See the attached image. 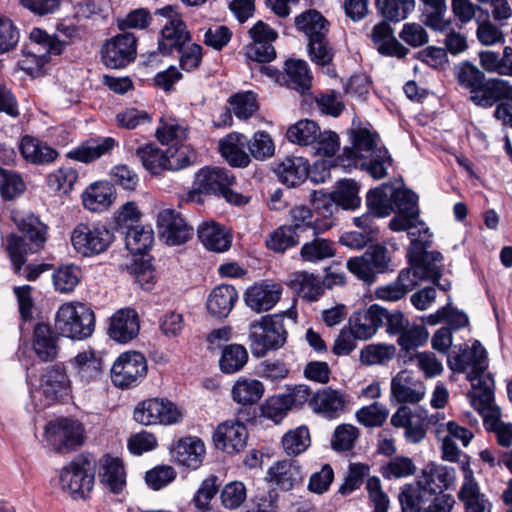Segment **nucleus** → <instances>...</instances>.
<instances>
[{
	"mask_svg": "<svg viewBox=\"0 0 512 512\" xmlns=\"http://www.w3.org/2000/svg\"><path fill=\"white\" fill-rule=\"evenodd\" d=\"M366 202L377 217L395 212L389 228L394 232L406 231L414 249H421L429 242V228L419 218L418 197L413 191L383 184L368 192Z\"/></svg>",
	"mask_w": 512,
	"mask_h": 512,
	"instance_id": "nucleus-1",
	"label": "nucleus"
},
{
	"mask_svg": "<svg viewBox=\"0 0 512 512\" xmlns=\"http://www.w3.org/2000/svg\"><path fill=\"white\" fill-rule=\"evenodd\" d=\"M12 221L29 239V243L21 236L10 234L6 238L7 251L14 266L15 273L20 274L28 254L43 249L47 240L48 227L32 212H12Z\"/></svg>",
	"mask_w": 512,
	"mask_h": 512,
	"instance_id": "nucleus-2",
	"label": "nucleus"
},
{
	"mask_svg": "<svg viewBox=\"0 0 512 512\" xmlns=\"http://www.w3.org/2000/svg\"><path fill=\"white\" fill-rule=\"evenodd\" d=\"M285 317L294 323L296 312L287 311L274 316L266 315L250 324L249 339L254 356L263 357L269 350L278 349L285 343L287 335L283 323Z\"/></svg>",
	"mask_w": 512,
	"mask_h": 512,
	"instance_id": "nucleus-3",
	"label": "nucleus"
},
{
	"mask_svg": "<svg viewBox=\"0 0 512 512\" xmlns=\"http://www.w3.org/2000/svg\"><path fill=\"white\" fill-rule=\"evenodd\" d=\"M94 463L85 455L76 456L59 474L61 489L72 499H85L94 486Z\"/></svg>",
	"mask_w": 512,
	"mask_h": 512,
	"instance_id": "nucleus-4",
	"label": "nucleus"
},
{
	"mask_svg": "<svg viewBox=\"0 0 512 512\" xmlns=\"http://www.w3.org/2000/svg\"><path fill=\"white\" fill-rule=\"evenodd\" d=\"M154 16L158 19L161 36L158 40V50L162 55H170L181 51L190 42L191 36L181 15L173 6L157 9Z\"/></svg>",
	"mask_w": 512,
	"mask_h": 512,
	"instance_id": "nucleus-5",
	"label": "nucleus"
},
{
	"mask_svg": "<svg viewBox=\"0 0 512 512\" xmlns=\"http://www.w3.org/2000/svg\"><path fill=\"white\" fill-rule=\"evenodd\" d=\"M94 313L84 304L65 303L57 311L55 328L65 337L83 339L94 330Z\"/></svg>",
	"mask_w": 512,
	"mask_h": 512,
	"instance_id": "nucleus-6",
	"label": "nucleus"
},
{
	"mask_svg": "<svg viewBox=\"0 0 512 512\" xmlns=\"http://www.w3.org/2000/svg\"><path fill=\"white\" fill-rule=\"evenodd\" d=\"M113 241V232L100 222L79 223L71 233V243L74 249L83 256L103 253Z\"/></svg>",
	"mask_w": 512,
	"mask_h": 512,
	"instance_id": "nucleus-7",
	"label": "nucleus"
},
{
	"mask_svg": "<svg viewBox=\"0 0 512 512\" xmlns=\"http://www.w3.org/2000/svg\"><path fill=\"white\" fill-rule=\"evenodd\" d=\"M387 249L382 245H373L361 256L348 259L347 269L358 279L367 284L375 282L376 276L384 273L389 266L390 259Z\"/></svg>",
	"mask_w": 512,
	"mask_h": 512,
	"instance_id": "nucleus-8",
	"label": "nucleus"
},
{
	"mask_svg": "<svg viewBox=\"0 0 512 512\" xmlns=\"http://www.w3.org/2000/svg\"><path fill=\"white\" fill-rule=\"evenodd\" d=\"M147 374V362L139 352L122 353L111 368V379L122 389L137 385Z\"/></svg>",
	"mask_w": 512,
	"mask_h": 512,
	"instance_id": "nucleus-9",
	"label": "nucleus"
},
{
	"mask_svg": "<svg viewBox=\"0 0 512 512\" xmlns=\"http://www.w3.org/2000/svg\"><path fill=\"white\" fill-rule=\"evenodd\" d=\"M136 56V37L124 32L106 41L102 47L104 64L112 69L123 68L132 62Z\"/></svg>",
	"mask_w": 512,
	"mask_h": 512,
	"instance_id": "nucleus-10",
	"label": "nucleus"
},
{
	"mask_svg": "<svg viewBox=\"0 0 512 512\" xmlns=\"http://www.w3.org/2000/svg\"><path fill=\"white\" fill-rule=\"evenodd\" d=\"M83 427L79 421L58 419L45 427L47 439L56 446L58 452L75 449L83 442Z\"/></svg>",
	"mask_w": 512,
	"mask_h": 512,
	"instance_id": "nucleus-11",
	"label": "nucleus"
},
{
	"mask_svg": "<svg viewBox=\"0 0 512 512\" xmlns=\"http://www.w3.org/2000/svg\"><path fill=\"white\" fill-rule=\"evenodd\" d=\"M157 229L160 237L168 245H181L192 236V228L179 212L172 208H163L157 215Z\"/></svg>",
	"mask_w": 512,
	"mask_h": 512,
	"instance_id": "nucleus-12",
	"label": "nucleus"
},
{
	"mask_svg": "<svg viewBox=\"0 0 512 512\" xmlns=\"http://www.w3.org/2000/svg\"><path fill=\"white\" fill-rule=\"evenodd\" d=\"M386 308L373 304L366 309L352 314L349 319V329L354 338L368 340L372 338L384 324Z\"/></svg>",
	"mask_w": 512,
	"mask_h": 512,
	"instance_id": "nucleus-13",
	"label": "nucleus"
},
{
	"mask_svg": "<svg viewBox=\"0 0 512 512\" xmlns=\"http://www.w3.org/2000/svg\"><path fill=\"white\" fill-rule=\"evenodd\" d=\"M431 234L429 233V242L421 249H414L413 243L410 244L411 252L417 254L419 257L412 262L411 278L416 281L427 280L437 283L442 275L443 256L436 251L426 252L425 249L431 243Z\"/></svg>",
	"mask_w": 512,
	"mask_h": 512,
	"instance_id": "nucleus-14",
	"label": "nucleus"
},
{
	"mask_svg": "<svg viewBox=\"0 0 512 512\" xmlns=\"http://www.w3.org/2000/svg\"><path fill=\"white\" fill-rule=\"evenodd\" d=\"M39 392L43 395V406H49L70 393V380L61 365L45 369L40 379Z\"/></svg>",
	"mask_w": 512,
	"mask_h": 512,
	"instance_id": "nucleus-15",
	"label": "nucleus"
},
{
	"mask_svg": "<svg viewBox=\"0 0 512 512\" xmlns=\"http://www.w3.org/2000/svg\"><path fill=\"white\" fill-rule=\"evenodd\" d=\"M448 366L454 372H468V378L476 380L486 369V350L479 341H475L471 348L450 356Z\"/></svg>",
	"mask_w": 512,
	"mask_h": 512,
	"instance_id": "nucleus-16",
	"label": "nucleus"
},
{
	"mask_svg": "<svg viewBox=\"0 0 512 512\" xmlns=\"http://www.w3.org/2000/svg\"><path fill=\"white\" fill-rule=\"evenodd\" d=\"M248 432L245 425L236 420L221 423L213 434L215 446L228 453H239L246 447Z\"/></svg>",
	"mask_w": 512,
	"mask_h": 512,
	"instance_id": "nucleus-17",
	"label": "nucleus"
},
{
	"mask_svg": "<svg viewBox=\"0 0 512 512\" xmlns=\"http://www.w3.org/2000/svg\"><path fill=\"white\" fill-rule=\"evenodd\" d=\"M426 393L425 385L407 370L400 371L391 381V397L399 403L416 404Z\"/></svg>",
	"mask_w": 512,
	"mask_h": 512,
	"instance_id": "nucleus-18",
	"label": "nucleus"
},
{
	"mask_svg": "<svg viewBox=\"0 0 512 512\" xmlns=\"http://www.w3.org/2000/svg\"><path fill=\"white\" fill-rule=\"evenodd\" d=\"M98 477L101 485L114 494L123 491L126 486V471L123 461L109 454L98 460Z\"/></svg>",
	"mask_w": 512,
	"mask_h": 512,
	"instance_id": "nucleus-19",
	"label": "nucleus"
},
{
	"mask_svg": "<svg viewBox=\"0 0 512 512\" xmlns=\"http://www.w3.org/2000/svg\"><path fill=\"white\" fill-rule=\"evenodd\" d=\"M282 286L278 283L262 282L248 288L244 294L246 305L256 313L272 309L280 300Z\"/></svg>",
	"mask_w": 512,
	"mask_h": 512,
	"instance_id": "nucleus-20",
	"label": "nucleus"
},
{
	"mask_svg": "<svg viewBox=\"0 0 512 512\" xmlns=\"http://www.w3.org/2000/svg\"><path fill=\"white\" fill-rule=\"evenodd\" d=\"M140 329L139 316L132 308H122L111 317L109 336L119 342L127 343L137 337Z\"/></svg>",
	"mask_w": 512,
	"mask_h": 512,
	"instance_id": "nucleus-21",
	"label": "nucleus"
},
{
	"mask_svg": "<svg viewBox=\"0 0 512 512\" xmlns=\"http://www.w3.org/2000/svg\"><path fill=\"white\" fill-rule=\"evenodd\" d=\"M455 478L454 468L429 463L421 471L417 481L439 496L443 490L450 488L454 484Z\"/></svg>",
	"mask_w": 512,
	"mask_h": 512,
	"instance_id": "nucleus-22",
	"label": "nucleus"
},
{
	"mask_svg": "<svg viewBox=\"0 0 512 512\" xmlns=\"http://www.w3.org/2000/svg\"><path fill=\"white\" fill-rule=\"evenodd\" d=\"M265 479L279 489L289 491L302 482L303 475L296 462L283 460L268 469Z\"/></svg>",
	"mask_w": 512,
	"mask_h": 512,
	"instance_id": "nucleus-23",
	"label": "nucleus"
},
{
	"mask_svg": "<svg viewBox=\"0 0 512 512\" xmlns=\"http://www.w3.org/2000/svg\"><path fill=\"white\" fill-rule=\"evenodd\" d=\"M274 172L287 187L302 184L309 174V162L303 157L288 156L276 164Z\"/></svg>",
	"mask_w": 512,
	"mask_h": 512,
	"instance_id": "nucleus-24",
	"label": "nucleus"
},
{
	"mask_svg": "<svg viewBox=\"0 0 512 512\" xmlns=\"http://www.w3.org/2000/svg\"><path fill=\"white\" fill-rule=\"evenodd\" d=\"M234 181L235 178L224 168L205 167L196 174L194 185L199 187L200 191H203L206 195H218L227 186H231Z\"/></svg>",
	"mask_w": 512,
	"mask_h": 512,
	"instance_id": "nucleus-25",
	"label": "nucleus"
},
{
	"mask_svg": "<svg viewBox=\"0 0 512 512\" xmlns=\"http://www.w3.org/2000/svg\"><path fill=\"white\" fill-rule=\"evenodd\" d=\"M371 39L382 55L403 58L408 53V49L395 38L391 26L384 21L373 27Z\"/></svg>",
	"mask_w": 512,
	"mask_h": 512,
	"instance_id": "nucleus-26",
	"label": "nucleus"
},
{
	"mask_svg": "<svg viewBox=\"0 0 512 512\" xmlns=\"http://www.w3.org/2000/svg\"><path fill=\"white\" fill-rule=\"evenodd\" d=\"M32 347L41 361H53L59 351L58 336L48 324L39 323L33 331Z\"/></svg>",
	"mask_w": 512,
	"mask_h": 512,
	"instance_id": "nucleus-27",
	"label": "nucleus"
},
{
	"mask_svg": "<svg viewBox=\"0 0 512 512\" xmlns=\"http://www.w3.org/2000/svg\"><path fill=\"white\" fill-rule=\"evenodd\" d=\"M346 403L347 400L343 393L332 388H324L312 395L309 406L316 413L335 417L344 410Z\"/></svg>",
	"mask_w": 512,
	"mask_h": 512,
	"instance_id": "nucleus-28",
	"label": "nucleus"
},
{
	"mask_svg": "<svg viewBox=\"0 0 512 512\" xmlns=\"http://www.w3.org/2000/svg\"><path fill=\"white\" fill-rule=\"evenodd\" d=\"M247 138L240 133H230L219 141L221 156L233 167L244 168L250 163V157L245 152Z\"/></svg>",
	"mask_w": 512,
	"mask_h": 512,
	"instance_id": "nucleus-29",
	"label": "nucleus"
},
{
	"mask_svg": "<svg viewBox=\"0 0 512 512\" xmlns=\"http://www.w3.org/2000/svg\"><path fill=\"white\" fill-rule=\"evenodd\" d=\"M511 86L508 82L499 79H484L479 87L472 92L470 99L481 107H491L503 97L509 96Z\"/></svg>",
	"mask_w": 512,
	"mask_h": 512,
	"instance_id": "nucleus-30",
	"label": "nucleus"
},
{
	"mask_svg": "<svg viewBox=\"0 0 512 512\" xmlns=\"http://www.w3.org/2000/svg\"><path fill=\"white\" fill-rule=\"evenodd\" d=\"M377 135L372 134L367 129H359L354 133L352 147H345L343 156L346 158L347 165H355L372 154L380 147L377 145Z\"/></svg>",
	"mask_w": 512,
	"mask_h": 512,
	"instance_id": "nucleus-31",
	"label": "nucleus"
},
{
	"mask_svg": "<svg viewBox=\"0 0 512 512\" xmlns=\"http://www.w3.org/2000/svg\"><path fill=\"white\" fill-rule=\"evenodd\" d=\"M205 455L204 443L197 437H187L178 441L174 458L179 465L197 469Z\"/></svg>",
	"mask_w": 512,
	"mask_h": 512,
	"instance_id": "nucleus-32",
	"label": "nucleus"
},
{
	"mask_svg": "<svg viewBox=\"0 0 512 512\" xmlns=\"http://www.w3.org/2000/svg\"><path fill=\"white\" fill-rule=\"evenodd\" d=\"M437 497L432 491L421 485H405L399 494V501L403 512H422Z\"/></svg>",
	"mask_w": 512,
	"mask_h": 512,
	"instance_id": "nucleus-33",
	"label": "nucleus"
},
{
	"mask_svg": "<svg viewBox=\"0 0 512 512\" xmlns=\"http://www.w3.org/2000/svg\"><path fill=\"white\" fill-rule=\"evenodd\" d=\"M237 299L236 289L231 285L222 284L211 291L207 299V309L211 315L224 318L231 312Z\"/></svg>",
	"mask_w": 512,
	"mask_h": 512,
	"instance_id": "nucleus-34",
	"label": "nucleus"
},
{
	"mask_svg": "<svg viewBox=\"0 0 512 512\" xmlns=\"http://www.w3.org/2000/svg\"><path fill=\"white\" fill-rule=\"evenodd\" d=\"M416 285L417 281L411 278V270L403 269L394 282L377 287L374 294L379 300L396 302L403 299Z\"/></svg>",
	"mask_w": 512,
	"mask_h": 512,
	"instance_id": "nucleus-35",
	"label": "nucleus"
},
{
	"mask_svg": "<svg viewBox=\"0 0 512 512\" xmlns=\"http://www.w3.org/2000/svg\"><path fill=\"white\" fill-rule=\"evenodd\" d=\"M458 497L464 503L465 512H490V503L480 493L478 484L472 473L466 472L463 484L458 492Z\"/></svg>",
	"mask_w": 512,
	"mask_h": 512,
	"instance_id": "nucleus-36",
	"label": "nucleus"
},
{
	"mask_svg": "<svg viewBox=\"0 0 512 512\" xmlns=\"http://www.w3.org/2000/svg\"><path fill=\"white\" fill-rule=\"evenodd\" d=\"M312 76L308 64L303 60H288L282 75V83L300 93L311 87Z\"/></svg>",
	"mask_w": 512,
	"mask_h": 512,
	"instance_id": "nucleus-37",
	"label": "nucleus"
},
{
	"mask_svg": "<svg viewBox=\"0 0 512 512\" xmlns=\"http://www.w3.org/2000/svg\"><path fill=\"white\" fill-rule=\"evenodd\" d=\"M288 285L298 295L309 301H316L323 294L320 278L306 271L291 273L288 277Z\"/></svg>",
	"mask_w": 512,
	"mask_h": 512,
	"instance_id": "nucleus-38",
	"label": "nucleus"
},
{
	"mask_svg": "<svg viewBox=\"0 0 512 512\" xmlns=\"http://www.w3.org/2000/svg\"><path fill=\"white\" fill-rule=\"evenodd\" d=\"M198 238L207 249L214 252L226 251L231 245V237L228 232L215 222L200 225Z\"/></svg>",
	"mask_w": 512,
	"mask_h": 512,
	"instance_id": "nucleus-39",
	"label": "nucleus"
},
{
	"mask_svg": "<svg viewBox=\"0 0 512 512\" xmlns=\"http://www.w3.org/2000/svg\"><path fill=\"white\" fill-rule=\"evenodd\" d=\"M113 186L108 182L91 184L83 193L82 201L85 208L92 212L106 210L112 203Z\"/></svg>",
	"mask_w": 512,
	"mask_h": 512,
	"instance_id": "nucleus-40",
	"label": "nucleus"
},
{
	"mask_svg": "<svg viewBox=\"0 0 512 512\" xmlns=\"http://www.w3.org/2000/svg\"><path fill=\"white\" fill-rule=\"evenodd\" d=\"M22 156L34 164H46L54 161L58 153L53 148L31 136H24L20 143Z\"/></svg>",
	"mask_w": 512,
	"mask_h": 512,
	"instance_id": "nucleus-41",
	"label": "nucleus"
},
{
	"mask_svg": "<svg viewBox=\"0 0 512 512\" xmlns=\"http://www.w3.org/2000/svg\"><path fill=\"white\" fill-rule=\"evenodd\" d=\"M296 27L305 33L308 41L326 36L329 28L327 20L316 10H308L295 18Z\"/></svg>",
	"mask_w": 512,
	"mask_h": 512,
	"instance_id": "nucleus-42",
	"label": "nucleus"
},
{
	"mask_svg": "<svg viewBox=\"0 0 512 512\" xmlns=\"http://www.w3.org/2000/svg\"><path fill=\"white\" fill-rule=\"evenodd\" d=\"M116 145L111 137L93 139L70 152V156L80 162H92L110 152Z\"/></svg>",
	"mask_w": 512,
	"mask_h": 512,
	"instance_id": "nucleus-43",
	"label": "nucleus"
},
{
	"mask_svg": "<svg viewBox=\"0 0 512 512\" xmlns=\"http://www.w3.org/2000/svg\"><path fill=\"white\" fill-rule=\"evenodd\" d=\"M480 64L484 70L500 75L512 76V48L505 47L503 55L486 50L479 53Z\"/></svg>",
	"mask_w": 512,
	"mask_h": 512,
	"instance_id": "nucleus-44",
	"label": "nucleus"
},
{
	"mask_svg": "<svg viewBox=\"0 0 512 512\" xmlns=\"http://www.w3.org/2000/svg\"><path fill=\"white\" fill-rule=\"evenodd\" d=\"M136 155L140 159L143 167L154 175L167 170L168 155L158 148L154 143H147L137 148Z\"/></svg>",
	"mask_w": 512,
	"mask_h": 512,
	"instance_id": "nucleus-45",
	"label": "nucleus"
},
{
	"mask_svg": "<svg viewBox=\"0 0 512 512\" xmlns=\"http://www.w3.org/2000/svg\"><path fill=\"white\" fill-rule=\"evenodd\" d=\"M286 136L289 142L300 146L314 145L320 136V127L312 120L302 119L288 128Z\"/></svg>",
	"mask_w": 512,
	"mask_h": 512,
	"instance_id": "nucleus-46",
	"label": "nucleus"
},
{
	"mask_svg": "<svg viewBox=\"0 0 512 512\" xmlns=\"http://www.w3.org/2000/svg\"><path fill=\"white\" fill-rule=\"evenodd\" d=\"M264 393L263 384L256 379L240 378L232 388V398L242 405L258 402Z\"/></svg>",
	"mask_w": 512,
	"mask_h": 512,
	"instance_id": "nucleus-47",
	"label": "nucleus"
},
{
	"mask_svg": "<svg viewBox=\"0 0 512 512\" xmlns=\"http://www.w3.org/2000/svg\"><path fill=\"white\" fill-rule=\"evenodd\" d=\"M392 158L385 147L376 149L372 154L361 160L358 165L368 172L374 179H382L388 175L392 166Z\"/></svg>",
	"mask_w": 512,
	"mask_h": 512,
	"instance_id": "nucleus-48",
	"label": "nucleus"
},
{
	"mask_svg": "<svg viewBox=\"0 0 512 512\" xmlns=\"http://www.w3.org/2000/svg\"><path fill=\"white\" fill-rule=\"evenodd\" d=\"M335 252L332 241L315 237L313 240L304 243L300 249V257L305 262L316 263L333 257Z\"/></svg>",
	"mask_w": 512,
	"mask_h": 512,
	"instance_id": "nucleus-49",
	"label": "nucleus"
},
{
	"mask_svg": "<svg viewBox=\"0 0 512 512\" xmlns=\"http://www.w3.org/2000/svg\"><path fill=\"white\" fill-rule=\"evenodd\" d=\"M308 52L310 59L322 67H326V74L336 76L335 70L331 68L334 58V50L326 39V36L314 38L308 41Z\"/></svg>",
	"mask_w": 512,
	"mask_h": 512,
	"instance_id": "nucleus-50",
	"label": "nucleus"
},
{
	"mask_svg": "<svg viewBox=\"0 0 512 512\" xmlns=\"http://www.w3.org/2000/svg\"><path fill=\"white\" fill-rule=\"evenodd\" d=\"M75 369L84 382H90L100 377L102 361L94 351H84L74 358Z\"/></svg>",
	"mask_w": 512,
	"mask_h": 512,
	"instance_id": "nucleus-51",
	"label": "nucleus"
},
{
	"mask_svg": "<svg viewBox=\"0 0 512 512\" xmlns=\"http://www.w3.org/2000/svg\"><path fill=\"white\" fill-rule=\"evenodd\" d=\"M281 442L283 450L288 456H298L310 446L309 430L305 426L289 430L283 435Z\"/></svg>",
	"mask_w": 512,
	"mask_h": 512,
	"instance_id": "nucleus-52",
	"label": "nucleus"
},
{
	"mask_svg": "<svg viewBox=\"0 0 512 512\" xmlns=\"http://www.w3.org/2000/svg\"><path fill=\"white\" fill-rule=\"evenodd\" d=\"M248 361V353L244 346L230 344L226 346L219 360L220 369L226 374L241 370Z\"/></svg>",
	"mask_w": 512,
	"mask_h": 512,
	"instance_id": "nucleus-53",
	"label": "nucleus"
},
{
	"mask_svg": "<svg viewBox=\"0 0 512 512\" xmlns=\"http://www.w3.org/2000/svg\"><path fill=\"white\" fill-rule=\"evenodd\" d=\"M359 186L356 181L345 179L339 181L335 190L332 192L337 207L346 210H353L359 207L360 197L358 196Z\"/></svg>",
	"mask_w": 512,
	"mask_h": 512,
	"instance_id": "nucleus-54",
	"label": "nucleus"
},
{
	"mask_svg": "<svg viewBox=\"0 0 512 512\" xmlns=\"http://www.w3.org/2000/svg\"><path fill=\"white\" fill-rule=\"evenodd\" d=\"M395 354L396 348L394 345L368 344L360 351V361L368 366L385 365L394 358Z\"/></svg>",
	"mask_w": 512,
	"mask_h": 512,
	"instance_id": "nucleus-55",
	"label": "nucleus"
},
{
	"mask_svg": "<svg viewBox=\"0 0 512 512\" xmlns=\"http://www.w3.org/2000/svg\"><path fill=\"white\" fill-rule=\"evenodd\" d=\"M230 111L239 119L250 118L258 109L256 94L252 91L238 92L229 97Z\"/></svg>",
	"mask_w": 512,
	"mask_h": 512,
	"instance_id": "nucleus-56",
	"label": "nucleus"
},
{
	"mask_svg": "<svg viewBox=\"0 0 512 512\" xmlns=\"http://www.w3.org/2000/svg\"><path fill=\"white\" fill-rule=\"evenodd\" d=\"M153 239V231L151 229L143 226H133L126 232V248L132 254H144L152 246Z\"/></svg>",
	"mask_w": 512,
	"mask_h": 512,
	"instance_id": "nucleus-57",
	"label": "nucleus"
},
{
	"mask_svg": "<svg viewBox=\"0 0 512 512\" xmlns=\"http://www.w3.org/2000/svg\"><path fill=\"white\" fill-rule=\"evenodd\" d=\"M381 475L388 480L412 476L416 472L413 460L405 456H394L380 468Z\"/></svg>",
	"mask_w": 512,
	"mask_h": 512,
	"instance_id": "nucleus-58",
	"label": "nucleus"
},
{
	"mask_svg": "<svg viewBox=\"0 0 512 512\" xmlns=\"http://www.w3.org/2000/svg\"><path fill=\"white\" fill-rule=\"evenodd\" d=\"M81 269L76 265H64L54 271L52 279L55 289L60 293H70L79 284Z\"/></svg>",
	"mask_w": 512,
	"mask_h": 512,
	"instance_id": "nucleus-59",
	"label": "nucleus"
},
{
	"mask_svg": "<svg viewBox=\"0 0 512 512\" xmlns=\"http://www.w3.org/2000/svg\"><path fill=\"white\" fill-rule=\"evenodd\" d=\"M381 14L390 21L405 19L415 6V0H376Z\"/></svg>",
	"mask_w": 512,
	"mask_h": 512,
	"instance_id": "nucleus-60",
	"label": "nucleus"
},
{
	"mask_svg": "<svg viewBox=\"0 0 512 512\" xmlns=\"http://www.w3.org/2000/svg\"><path fill=\"white\" fill-rule=\"evenodd\" d=\"M389 410L383 404L374 402L360 408L355 416L357 421L365 427H381L387 420Z\"/></svg>",
	"mask_w": 512,
	"mask_h": 512,
	"instance_id": "nucleus-61",
	"label": "nucleus"
},
{
	"mask_svg": "<svg viewBox=\"0 0 512 512\" xmlns=\"http://www.w3.org/2000/svg\"><path fill=\"white\" fill-rule=\"evenodd\" d=\"M428 331L423 325L411 324L398 336L397 343L405 352L416 350L428 340Z\"/></svg>",
	"mask_w": 512,
	"mask_h": 512,
	"instance_id": "nucleus-62",
	"label": "nucleus"
},
{
	"mask_svg": "<svg viewBox=\"0 0 512 512\" xmlns=\"http://www.w3.org/2000/svg\"><path fill=\"white\" fill-rule=\"evenodd\" d=\"M299 240L300 236L296 234L293 228L284 225L269 235L266 239V246L275 252H284L289 247L297 245Z\"/></svg>",
	"mask_w": 512,
	"mask_h": 512,
	"instance_id": "nucleus-63",
	"label": "nucleus"
},
{
	"mask_svg": "<svg viewBox=\"0 0 512 512\" xmlns=\"http://www.w3.org/2000/svg\"><path fill=\"white\" fill-rule=\"evenodd\" d=\"M250 155L256 160L271 158L275 153V144L271 136L265 131L256 132L251 140L247 141Z\"/></svg>",
	"mask_w": 512,
	"mask_h": 512,
	"instance_id": "nucleus-64",
	"label": "nucleus"
}]
</instances>
